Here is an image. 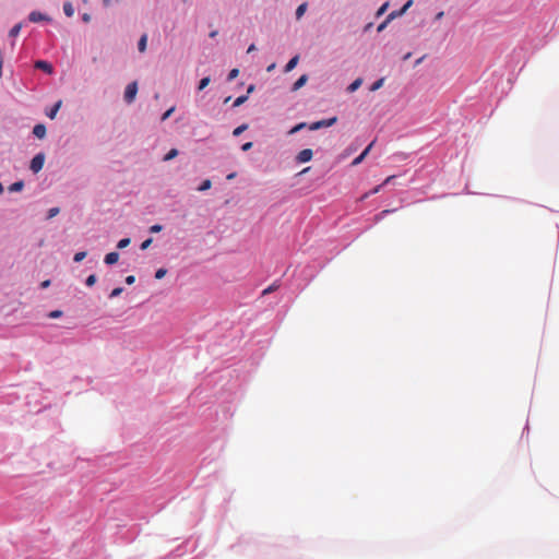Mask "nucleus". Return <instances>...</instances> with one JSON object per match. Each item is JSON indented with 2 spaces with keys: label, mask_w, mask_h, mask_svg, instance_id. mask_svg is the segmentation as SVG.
Returning <instances> with one entry per match:
<instances>
[{
  "label": "nucleus",
  "mask_w": 559,
  "mask_h": 559,
  "mask_svg": "<svg viewBox=\"0 0 559 559\" xmlns=\"http://www.w3.org/2000/svg\"><path fill=\"white\" fill-rule=\"evenodd\" d=\"M136 93H138V83L134 81L127 85L126 91H124V100L128 104H131L135 99Z\"/></svg>",
  "instance_id": "1"
},
{
  "label": "nucleus",
  "mask_w": 559,
  "mask_h": 559,
  "mask_svg": "<svg viewBox=\"0 0 559 559\" xmlns=\"http://www.w3.org/2000/svg\"><path fill=\"white\" fill-rule=\"evenodd\" d=\"M336 120H337V118L333 117L330 119H323L320 121H316L309 126V129L314 131V130H319L321 128H328V127L333 126L336 122Z\"/></svg>",
  "instance_id": "2"
},
{
  "label": "nucleus",
  "mask_w": 559,
  "mask_h": 559,
  "mask_svg": "<svg viewBox=\"0 0 559 559\" xmlns=\"http://www.w3.org/2000/svg\"><path fill=\"white\" fill-rule=\"evenodd\" d=\"M44 162H45V156L44 154H37L33 157V159L31 160V165H29V168L33 173H38L39 170H41L43 166H44Z\"/></svg>",
  "instance_id": "3"
},
{
  "label": "nucleus",
  "mask_w": 559,
  "mask_h": 559,
  "mask_svg": "<svg viewBox=\"0 0 559 559\" xmlns=\"http://www.w3.org/2000/svg\"><path fill=\"white\" fill-rule=\"evenodd\" d=\"M312 156H313V152L312 150L310 148H305V150H301L297 156H296V160L298 163H307V162H310L312 159Z\"/></svg>",
  "instance_id": "4"
},
{
  "label": "nucleus",
  "mask_w": 559,
  "mask_h": 559,
  "mask_svg": "<svg viewBox=\"0 0 559 559\" xmlns=\"http://www.w3.org/2000/svg\"><path fill=\"white\" fill-rule=\"evenodd\" d=\"M28 20L33 23L41 22V21H50V17L46 14H43L38 11H33L28 15Z\"/></svg>",
  "instance_id": "5"
},
{
  "label": "nucleus",
  "mask_w": 559,
  "mask_h": 559,
  "mask_svg": "<svg viewBox=\"0 0 559 559\" xmlns=\"http://www.w3.org/2000/svg\"><path fill=\"white\" fill-rule=\"evenodd\" d=\"M373 143H374V141H372V142H371V143H370V144H369V145H368V146L362 151V153H361L359 156H357V157L352 162V165H353V166H357V165H359V164H360V163L366 158V156L369 154V152H370V150H371V147H372Z\"/></svg>",
  "instance_id": "6"
},
{
  "label": "nucleus",
  "mask_w": 559,
  "mask_h": 559,
  "mask_svg": "<svg viewBox=\"0 0 559 559\" xmlns=\"http://www.w3.org/2000/svg\"><path fill=\"white\" fill-rule=\"evenodd\" d=\"M35 68L40 69V70L47 72L48 74H51L52 71H53L52 66L49 62L45 61V60L36 61L35 62Z\"/></svg>",
  "instance_id": "7"
},
{
  "label": "nucleus",
  "mask_w": 559,
  "mask_h": 559,
  "mask_svg": "<svg viewBox=\"0 0 559 559\" xmlns=\"http://www.w3.org/2000/svg\"><path fill=\"white\" fill-rule=\"evenodd\" d=\"M33 134L38 139H44L46 136V127L41 123H38L33 129Z\"/></svg>",
  "instance_id": "8"
},
{
  "label": "nucleus",
  "mask_w": 559,
  "mask_h": 559,
  "mask_svg": "<svg viewBox=\"0 0 559 559\" xmlns=\"http://www.w3.org/2000/svg\"><path fill=\"white\" fill-rule=\"evenodd\" d=\"M118 260H119V253L116 251L107 253L104 259L105 263L109 264V265L117 263Z\"/></svg>",
  "instance_id": "9"
},
{
  "label": "nucleus",
  "mask_w": 559,
  "mask_h": 559,
  "mask_svg": "<svg viewBox=\"0 0 559 559\" xmlns=\"http://www.w3.org/2000/svg\"><path fill=\"white\" fill-rule=\"evenodd\" d=\"M308 78L306 74L301 75L293 85V91H298L299 88H301L306 82H307Z\"/></svg>",
  "instance_id": "10"
},
{
  "label": "nucleus",
  "mask_w": 559,
  "mask_h": 559,
  "mask_svg": "<svg viewBox=\"0 0 559 559\" xmlns=\"http://www.w3.org/2000/svg\"><path fill=\"white\" fill-rule=\"evenodd\" d=\"M62 105V102L61 100H58L53 107L47 112V116L50 118V119H53L58 112V110L60 109Z\"/></svg>",
  "instance_id": "11"
},
{
  "label": "nucleus",
  "mask_w": 559,
  "mask_h": 559,
  "mask_svg": "<svg viewBox=\"0 0 559 559\" xmlns=\"http://www.w3.org/2000/svg\"><path fill=\"white\" fill-rule=\"evenodd\" d=\"M147 35L143 34L138 43V48L140 52H144L146 50Z\"/></svg>",
  "instance_id": "12"
},
{
  "label": "nucleus",
  "mask_w": 559,
  "mask_h": 559,
  "mask_svg": "<svg viewBox=\"0 0 559 559\" xmlns=\"http://www.w3.org/2000/svg\"><path fill=\"white\" fill-rule=\"evenodd\" d=\"M298 60H299V57H298V56L293 57V58L287 62V64L285 66V71H286V72L292 71V70L297 66Z\"/></svg>",
  "instance_id": "13"
},
{
  "label": "nucleus",
  "mask_w": 559,
  "mask_h": 559,
  "mask_svg": "<svg viewBox=\"0 0 559 559\" xmlns=\"http://www.w3.org/2000/svg\"><path fill=\"white\" fill-rule=\"evenodd\" d=\"M362 83V80L361 79H356L353 83H350L347 87V91L349 93H353L355 92Z\"/></svg>",
  "instance_id": "14"
},
{
  "label": "nucleus",
  "mask_w": 559,
  "mask_h": 559,
  "mask_svg": "<svg viewBox=\"0 0 559 559\" xmlns=\"http://www.w3.org/2000/svg\"><path fill=\"white\" fill-rule=\"evenodd\" d=\"M63 11L67 16H72L74 14V9L70 2L63 4Z\"/></svg>",
  "instance_id": "15"
},
{
  "label": "nucleus",
  "mask_w": 559,
  "mask_h": 559,
  "mask_svg": "<svg viewBox=\"0 0 559 559\" xmlns=\"http://www.w3.org/2000/svg\"><path fill=\"white\" fill-rule=\"evenodd\" d=\"M306 10H307V3L306 2L301 3L297 8V10H296V17H297V20H299L305 14Z\"/></svg>",
  "instance_id": "16"
},
{
  "label": "nucleus",
  "mask_w": 559,
  "mask_h": 559,
  "mask_svg": "<svg viewBox=\"0 0 559 559\" xmlns=\"http://www.w3.org/2000/svg\"><path fill=\"white\" fill-rule=\"evenodd\" d=\"M24 187L23 181H16L9 187L11 192L21 191Z\"/></svg>",
  "instance_id": "17"
},
{
  "label": "nucleus",
  "mask_w": 559,
  "mask_h": 559,
  "mask_svg": "<svg viewBox=\"0 0 559 559\" xmlns=\"http://www.w3.org/2000/svg\"><path fill=\"white\" fill-rule=\"evenodd\" d=\"M211 82V79L210 76H205L203 78L200 82H199V86H198V90L199 91H202L204 90Z\"/></svg>",
  "instance_id": "18"
},
{
  "label": "nucleus",
  "mask_w": 559,
  "mask_h": 559,
  "mask_svg": "<svg viewBox=\"0 0 559 559\" xmlns=\"http://www.w3.org/2000/svg\"><path fill=\"white\" fill-rule=\"evenodd\" d=\"M178 155V150L176 148H171L165 156H164V160L165 162H168L173 158H175L176 156Z\"/></svg>",
  "instance_id": "19"
},
{
  "label": "nucleus",
  "mask_w": 559,
  "mask_h": 559,
  "mask_svg": "<svg viewBox=\"0 0 559 559\" xmlns=\"http://www.w3.org/2000/svg\"><path fill=\"white\" fill-rule=\"evenodd\" d=\"M383 83H384V78H381V79L377 80V81L371 85L370 91H371V92H374V91L379 90L380 87H382Z\"/></svg>",
  "instance_id": "20"
},
{
  "label": "nucleus",
  "mask_w": 559,
  "mask_h": 559,
  "mask_svg": "<svg viewBox=\"0 0 559 559\" xmlns=\"http://www.w3.org/2000/svg\"><path fill=\"white\" fill-rule=\"evenodd\" d=\"M248 129V124L243 123L239 127H237L234 131H233V134L235 136H239L243 131H246Z\"/></svg>",
  "instance_id": "21"
},
{
  "label": "nucleus",
  "mask_w": 559,
  "mask_h": 559,
  "mask_svg": "<svg viewBox=\"0 0 559 559\" xmlns=\"http://www.w3.org/2000/svg\"><path fill=\"white\" fill-rule=\"evenodd\" d=\"M212 187V182L210 179H205L201 186L198 188L199 191H206Z\"/></svg>",
  "instance_id": "22"
},
{
  "label": "nucleus",
  "mask_w": 559,
  "mask_h": 559,
  "mask_svg": "<svg viewBox=\"0 0 559 559\" xmlns=\"http://www.w3.org/2000/svg\"><path fill=\"white\" fill-rule=\"evenodd\" d=\"M278 287H280V285H278L277 283H273L272 285H270L267 288H265V289L262 292V295H263V296L269 295V294H271L272 292L276 290Z\"/></svg>",
  "instance_id": "23"
},
{
  "label": "nucleus",
  "mask_w": 559,
  "mask_h": 559,
  "mask_svg": "<svg viewBox=\"0 0 559 559\" xmlns=\"http://www.w3.org/2000/svg\"><path fill=\"white\" fill-rule=\"evenodd\" d=\"M21 28H22V24H20V23H19V24H16V25H14V26L10 29L9 35H10V36H12V37L17 36V35H19V33H20V31H21Z\"/></svg>",
  "instance_id": "24"
},
{
  "label": "nucleus",
  "mask_w": 559,
  "mask_h": 559,
  "mask_svg": "<svg viewBox=\"0 0 559 559\" xmlns=\"http://www.w3.org/2000/svg\"><path fill=\"white\" fill-rule=\"evenodd\" d=\"M130 242H131L130 238H123V239L119 240V242L117 243V248L124 249L130 245Z\"/></svg>",
  "instance_id": "25"
},
{
  "label": "nucleus",
  "mask_w": 559,
  "mask_h": 559,
  "mask_svg": "<svg viewBox=\"0 0 559 559\" xmlns=\"http://www.w3.org/2000/svg\"><path fill=\"white\" fill-rule=\"evenodd\" d=\"M394 16H395V12H392V13L388 16V19H386L383 23H381V24L378 26V32L383 31V29H384V27L386 26V24L389 23V21H390L391 19H393Z\"/></svg>",
  "instance_id": "26"
},
{
  "label": "nucleus",
  "mask_w": 559,
  "mask_h": 559,
  "mask_svg": "<svg viewBox=\"0 0 559 559\" xmlns=\"http://www.w3.org/2000/svg\"><path fill=\"white\" fill-rule=\"evenodd\" d=\"M306 127H307V124L305 122H300L289 130V134H294Z\"/></svg>",
  "instance_id": "27"
},
{
  "label": "nucleus",
  "mask_w": 559,
  "mask_h": 559,
  "mask_svg": "<svg viewBox=\"0 0 559 559\" xmlns=\"http://www.w3.org/2000/svg\"><path fill=\"white\" fill-rule=\"evenodd\" d=\"M85 257H86V252L85 251H80V252H76L74 254L73 260H74V262H81V261H83L85 259Z\"/></svg>",
  "instance_id": "28"
},
{
  "label": "nucleus",
  "mask_w": 559,
  "mask_h": 559,
  "mask_svg": "<svg viewBox=\"0 0 559 559\" xmlns=\"http://www.w3.org/2000/svg\"><path fill=\"white\" fill-rule=\"evenodd\" d=\"M412 4L413 0H408L399 12H395V16L403 14Z\"/></svg>",
  "instance_id": "29"
},
{
  "label": "nucleus",
  "mask_w": 559,
  "mask_h": 559,
  "mask_svg": "<svg viewBox=\"0 0 559 559\" xmlns=\"http://www.w3.org/2000/svg\"><path fill=\"white\" fill-rule=\"evenodd\" d=\"M60 212L59 207H51L49 211H48V216L47 218L50 219L52 217H55L56 215H58Z\"/></svg>",
  "instance_id": "30"
},
{
  "label": "nucleus",
  "mask_w": 559,
  "mask_h": 559,
  "mask_svg": "<svg viewBox=\"0 0 559 559\" xmlns=\"http://www.w3.org/2000/svg\"><path fill=\"white\" fill-rule=\"evenodd\" d=\"M167 273V270L166 269H158L155 273V278L157 280H162Z\"/></svg>",
  "instance_id": "31"
},
{
  "label": "nucleus",
  "mask_w": 559,
  "mask_h": 559,
  "mask_svg": "<svg viewBox=\"0 0 559 559\" xmlns=\"http://www.w3.org/2000/svg\"><path fill=\"white\" fill-rule=\"evenodd\" d=\"M85 283L87 286H93L96 283V275L91 274L90 276H87Z\"/></svg>",
  "instance_id": "32"
},
{
  "label": "nucleus",
  "mask_w": 559,
  "mask_h": 559,
  "mask_svg": "<svg viewBox=\"0 0 559 559\" xmlns=\"http://www.w3.org/2000/svg\"><path fill=\"white\" fill-rule=\"evenodd\" d=\"M246 100H247V96H245V95L243 96H239L234 102V107H238V106L242 105Z\"/></svg>",
  "instance_id": "33"
},
{
  "label": "nucleus",
  "mask_w": 559,
  "mask_h": 559,
  "mask_svg": "<svg viewBox=\"0 0 559 559\" xmlns=\"http://www.w3.org/2000/svg\"><path fill=\"white\" fill-rule=\"evenodd\" d=\"M175 111V107H171L169 108L168 110H166L163 116H162V121H165L166 119H168L171 114Z\"/></svg>",
  "instance_id": "34"
},
{
  "label": "nucleus",
  "mask_w": 559,
  "mask_h": 559,
  "mask_svg": "<svg viewBox=\"0 0 559 559\" xmlns=\"http://www.w3.org/2000/svg\"><path fill=\"white\" fill-rule=\"evenodd\" d=\"M122 290H123L122 287H117V288L111 290L109 297L110 298H115V297L119 296L122 293Z\"/></svg>",
  "instance_id": "35"
},
{
  "label": "nucleus",
  "mask_w": 559,
  "mask_h": 559,
  "mask_svg": "<svg viewBox=\"0 0 559 559\" xmlns=\"http://www.w3.org/2000/svg\"><path fill=\"white\" fill-rule=\"evenodd\" d=\"M238 73H239V70L238 69H233L229 74H228V81H233L235 80L237 76H238Z\"/></svg>",
  "instance_id": "36"
},
{
  "label": "nucleus",
  "mask_w": 559,
  "mask_h": 559,
  "mask_svg": "<svg viewBox=\"0 0 559 559\" xmlns=\"http://www.w3.org/2000/svg\"><path fill=\"white\" fill-rule=\"evenodd\" d=\"M163 229L162 225H153L150 227L151 233H159Z\"/></svg>",
  "instance_id": "37"
},
{
  "label": "nucleus",
  "mask_w": 559,
  "mask_h": 559,
  "mask_svg": "<svg viewBox=\"0 0 559 559\" xmlns=\"http://www.w3.org/2000/svg\"><path fill=\"white\" fill-rule=\"evenodd\" d=\"M151 243H152V239H151V238L146 239L145 241H143V242H142V245H141V249H142V250L147 249V248L150 247V245H151Z\"/></svg>",
  "instance_id": "38"
},
{
  "label": "nucleus",
  "mask_w": 559,
  "mask_h": 559,
  "mask_svg": "<svg viewBox=\"0 0 559 559\" xmlns=\"http://www.w3.org/2000/svg\"><path fill=\"white\" fill-rule=\"evenodd\" d=\"M62 312L60 310H55V311H51L49 317L50 318H59L61 317Z\"/></svg>",
  "instance_id": "39"
},
{
  "label": "nucleus",
  "mask_w": 559,
  "mask_h": 559,
  "mask_svg": "<svg viewBox=\"0 0 559 559\" xmlns=\"http://www.w3.org/2000/svg\"><path fill=\"white\" fill-rule=\"evenodd\" d=\"M252 145H253L252 142H247V143L242 144L241 150L245 152L249 151L252 147Z\"/></svg>",
  "instance_id": "40"
},
{
  "label": "nucleus",
  "mask_w": 559,
  "mask_h": 559,
  "mask_svg": "<svg viewBox=\"0 0 559 559\" xmlns=\"http://www.w3.org/2000/svg\"><path fill=\"white\" fill-rule=\"evenodd\" d=\"M135 282V277L133 275H129L126 277V283L128 285H132Z\"/></svg>",
  "instance_id": "41"
},
{
  "label": "nucleus",
  "mask_w": 559,
  "mask_h": 559,
  "mask_svg": "<svg viewBox=\"0 0 559 559\" xmlns=\"http://www.w3.org/2000/svg\"><path fill=\"white\" fill-rule=\"evenodd\" d=\"M392 211L391 210H383L378 216H377V219H380L382 218L383 216H385L386 214L391 213Z\"/></svg>",
  "instance_id": "42"
},
{
  "label": "nucleus",
  "mask_w": 559,
  "mask_h": 559,
  "mask_svg": "<svg viewBox=\"0 0 559 559\" xmlns=\"http://www.w3.org/2000/svg\"><path fill=\"white\" fill-rule=\"evenodd\" d=\"M388 5H389V3H388V2H386V3H384V4L379 9V11H378V13H377V14H378V15H381L382 13H384V11L386 10Z\"/></svg>",
  "instance_id": "43"
},
{
  "label": "nucleus",
  "mask_w": 559,
  "mask_h": 559,
  "mask_svg": "<svg viewBox=\"0 0 559 559\" xmlns=\"http://www.w3.org/2000/svg\"><path fill=\"white\" fill-rule=\"evenodd\" d=\"M255 50H257L255 45H254V44H251V45L248 47L247 52H248V53H250V52H253V51H255Z\"/></svg>",
  "instance_id": "44"
},
{
  "label": "nucleus",
  "mask_w": 559,
  "mask_h": 559,
  "mask_svg": "<svg viewBox=\"0 0 559 559\" xmlns=\"http://www.w3.org/2000/svg\"><path fill=\"white\" fill-rule=\"evenodd\" d=\"M383 186H384L383 183H382V185L377 186V187L371 191V193H378V192L381 190V188H382Z\"/></svg>",
  "instance_id": "45"
},
{
  "label": "nucleus",
  "mask_w": 559,
  "mask_h": 559,
  "mask_svg": "<svg viewBox=\"0 0 559 559\" xmlns=\"http://www.w3.org/2000/svg\"><path fill=\"white\" fill-rule=\"evenodd\" d=\"M82 20H83L84 22H86V23H87V22H90V20H91L90 14H87V13L83 14Z\"/></svg>",
  "instance_id": "46"
},
{
  "label": "nucleus",
  "mask_w": 559,
  "mask_h": 559,
  "mask_svg": "<svg viewBox=\"0 0 559 559\" xmlns=\"http://www.w3.org/2000/svg\"><path fill=\"white\" fill-rule=\"evenodd\" d=\"M394 178H395L394 176H389V177L384 180L383 185H388V183L392 182V180H393Z\"/></svg>",
  "instance_id": "47"
},
{
  "label": "nucleus",
  "mask_w": 559,
  "mask_h": 559,
  "mask_svg": "<svg viewBox=\"0 0 559 559\" xmlns=\"http://www.w3.org/2000/svg\"><path fill=\"white\" fill-rule=\"evenodd\" d=\"M49 285H50V281H49V280L44 281V282L41 283V287H43V288H46V287H48Z\"/></svg>",
  "instance_id": "48"
},
{
  "label": "nucleus",
  "mask_w": 559,
  "mask_h": 559,
  "mask_svg": "<svg viewBox=\"0 0 559 559\" xmlns=\"http://www.w3.org/2000/svg\"><path fill=\"white\" fill-rule=\"evenodd\" d=\"M443 14H444V13H443L442 11H441V12H439V13L436 15V19H437V20L442 19Z\"/></svg>",
  "instance_id": "49"
},
{
  "label": "nucleus",
  "mask_w": 559,
  "mask_h": 559,
  "mask_svg": "<svg viewBox=\"0 0 559 559\" xmlns=\"http://www.w3.org/2000/svg\"><path fill=\"white\" fill-rule=\"evenodd\" d=\"M235 177H236V174H235V173H233V174H229V175L227 176V179H228V180H231V179H234Z\"/></svg>",
  "instance_id": "50"
},
{
  "label": "nucleus",
  "mask_w": 559,
  "mask_h": 559,
  "mask_svg": "<svg viewBox=\"0 0 559 559\" xmlns=\"http://www.w3.org/2000/svg\"><path fill=\"white\" fill-rule=\"evenodd\" d=\"M216 35H217V31H213V32L210 33L211 37H215Z\"/></svg>",
  "instance_id": "51"
},
{
  "label": "nucleus",
  "mask_w": 559,
  "mask_h": 559,
  "mask_svg": "<svg viewBox=\"0 0 559 559\" xmlns=\"http://www.w3.org/2000/svg\"><path fill=\"white\" fill-rule=\"evenodd\" d=\"M253 88H254L253 85L249 86L248 93H251L253 91Z\"/></svg>",
  "instance_id": "52"
},
{
  "label": "nucleus",
  "mask_w": 559,
  "mask_h": 559,
  "mask_svg": "<svg viewBox=\"0 0 559 559\" xmlns=\"http://www.w3.org/2000/svg\"><path fill=\"white\" fill-rule=\"evenodd\" d=\"M274 67H275L274 64H271V66L267 68V71L273 70V68H274Z\"/></svg>",
  "instance_id": "53"
},
{
  "label": "nucleus",
  "mask_w": 559,
  "mask_h": 559,
  "mask_svg": "<svg viewBox=\"0 0 559 559\" xmlns=\"http://www.w3.org/2000/svg\"><path fill=\"white\" fill-rule=\"evenodd\" d=\"M103 1H104L105 5H108L110 2V0H103Z\"/></svg>",
  "instance_id": "54"
},
{
  "label": "nucleus",
  "mask_w": 559,
  "mask_h": 559,
  "mask_svg": "<svg viewBox=\"0 0 559 559\" xmlns=\"http://www.w3.org/2000/svg\"><path fill=\"white\" fill-rule=\"evenodd\" d=\"M309 169H310L309 167L305 168V169L301 171V174L307 173Z\"/></svg>",
  "instance_id": "55"
},
{
  "label": "nucleus",
  "mask_w": 559,
  "mask_h": 559,
  "mask_svg": "<svg viewBox=\"0 0 559 559\" xmlns=\"http://www.w3.org/2000/svg\"><path fill=\"white\" fill-rule=\"evenodd\" d=\"M409 57H411V53H407L404 58L409 59Z\"/></svg>",
  "instance_id": "56"
}]
</instances>
